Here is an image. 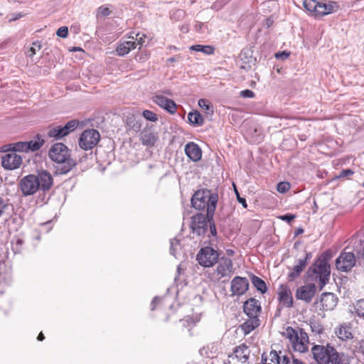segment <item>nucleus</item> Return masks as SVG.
<instances>
[{
    "instance_id": "obj_1",
    "label": "nucleus",
    "mask_w": 364,
    "mask_h": 364,
    "mask_svg": "<svg viewBox=\"0 0 364 364\" xmlns=\"http://www.w3.org/2000/svg\"><path fill=\"white\" fill-rule=\"evenodd\" d=\"M53 185V178L47 170H38L34 173L23 176L19 181L18 188L23 196H33L38 191L46 193Z\"/></svg>"
},
{
    "instance_id": "obj_2",
    "label": "nucleus",
    "mask_w": 364,
    "mask_h": 364,
    "mask_svg": "<svg viewBox=\"0 0 364 364\" xmlns=\"http://www.w3.org/2000/svg\"><path fill=\"white\" fill-rule=\"evenodd\" d=\"M311 354L317 364H349L348 356L344 353L338 352L330 344L314 345Z\"/></svg>"
},
{
    "instance_id": "obj_3",
    "label": "nucleus",
    "mask_w": 364,
    "mask_h": 364,
    "mask_svg": "<svg viewBox=\"0 0 364 364\" xmlns=\"http://www.w3.org/2000/svg\"><path fill=\"white\" fill-rule=\"evenodd\" d=\"M331 257L330 252H324L308 269L309 279L318 283L320 289H322L329 280L331 269L328 261Z\"/></svg>"
},
{
    "instance_id": "obj_4",
    "label": "nucleus",
    "mask_w": 364,
    "mask_h": 364,
    "mask_svg": "<svg viewBox=\"0 0 364 364\" xmlns=\"http://www.w3.org/2000/svg\"><path fill=\"white\" fill-rule=\"evenodd\" d=\"M218 200V196L210 190L202 189L196 191L191 198L193 207L198 210L206 208L207 216H213Z\"/></svg>"
},
{
    "instance_id": "obj_5",
    "label": "nucleus",
    "mask_w": 364,
    "mask_h": 364,
    "mask_svg": "<svg viewBox=\"0 0 364 364\" xmlns=\"http://www.w3.org/2000/svg\"><path fill=\"white\" fill-rule=\"evenodd\" d=\"M49 157L52 161L63 164V173H68L76 165L75 160L70 158L68 148L63 143H56L51 146Z\"/></svg>"
},
{
    "instance_id": "obj_6",
    "label": "nucleus",
    "mask_w": 364,
    "mask_h": 364,
    "mask_svg": "<svg viewBox=\"0 0 364 364\" xmlns=\"http://www.w3.org/2000/svg\"><path fill=\"white\" fill-rule=\"evenodd\" d=\"M303 5L309 14L315 18H320L332 14L336 11L338 7L336 2L323 3L316 0H304Z\"/></svg>"
},
{
    "instance_id": "obj_7",
    "label": "nucleus",
    "mask_w": 364,
    "mask_h": 364,
    "mask_svg": "<svg viewBox=\"0 0 364 364\" xmlns=\"http://www.w3.org/2000/svg\"><path fill=\"white\" fill-rule=\"evenodd\" d=\"M100 134L98 131L94 129L85 130L79 139L80 147L85 151L91 150L99 142Z\"/></svg>"
},
{
    "instance_id": "obj_8",
    "label": "nucleus",
    "mask_w": 364,
    "mask_h": 364,
    "mask_svg": "<svg viewBox=\"0 0 364 364\" xmlns=\"http://www.w3.org/2000/svg\"><path fill=\"white\" fill-rule=\"evenodd\" d=\"M218 253L210 247L201 248L197 255L198 263L205 267H213L218 260Z\"/></svg>"
},
{
    "instance_id": "obj_9",
    "label": "nucleus",
    "mask_w": 364,
    "mask_h": 364,
    "mask_svg": "<svg viewBox=\"0 0 364 364\" xmlns=\"http://www.w3.org/2000/svg\"><path fill=\"white\" fill-rule=\"evenodd\" d=\"M356 259L352 252H342L336 260V267L341 272H348L355 264Z\"/></svg>"
},
{
    "instance_id": "obj_10",
    "label": "nucleus",
    "mask_w": 364,
    "mask_h": 364,
    "mask_svg": "<svg viewBox=\"0 0 364 364\" xmlns=\"http://www.w3.org/2000/svg\"><path fill=\"white\" fill-rule=\"evenodd\" d=\"M22 164V157L13 151H6L1 157V165L7 170H14Z\"/></svg>"
},
{
    "instance_id": "obj_11",
    "label": "nucleus",
    "mask_w": 364,
    "mask_h": 364,
    "mask_svg": "<svg viewBox=\"0 0 364 364\" xmlns=\"http://www.w3.org/2000/svg\"><path fill=\"white\" fill-rule=\"evenodd\" d=\"M338 298L330 292L323 293L318 301L316 303L317 307L323 311H332L337 305Z\"/></svg>"
},
{
    "instance_id": "obj_12",
    "label": "nucleus",
    "mask_w": 364,
    "mask_h": 364,
    "mask_svg": "<svg viewBox=\"0 0 364 364\" xmlns=\"http://www.w3.org/2000/svg\"><path fill=\"white\" fill-rule=\"evenodd\" d=\"M316 292L315 284L311 283L299 287L296 291V298L306 303L311 301Z\"/></svg>"
},
{
    "instance_id": "obj_13",
    "label": "nucleus",
    "mask_w": 364,
    "mask_h": 364,
    "mask_svg": "<svg viewBox=\"0 0 364 364\" xmlns=\"http://www.w3.org/2000/svg\"><path fill=\"white\" fill-rule=\"evenodd\" d=\"M249 282L247 278L235 277L232 279L230 284V291L232 296H242L248 289Z\"/></svg>"
},
{
    "instance_id": "obj_14",
    "label": "nucleus",
    "mask_w": 364,
    "mask_h": 364,
    "mask_svg": "<svg viewBox=\"0 0 364 364\" xmlns=\"http://www.w3.org/2000/svg\"><path fill=\"white\" fill-rule=\"evenodd\" d=\"M136 48L134 35L124 36L118 43L116 51L119 55L124 56Z\"/></svg>"
},
{
    "instance_id": "obj_15",
    "label": "nucleus",
    "mask_w": 364,
    "mask_h": 364,
    "mask_svg": "<svg viewBox=\"0 0 364 364\" xmlns=\"http://www.w3.org/2000/svg\"><path fill=\"white\" fill-rule=\"evenodd\" d=\"M233 271L232 262L230 258L222 257L217 266L216 274L218 279L229 277Z\"/></svg>"
},
{
    "instance_id": "obj_16",
    "label": "nucleus",
    "mask_w": 364,
    "mask_h": 364,
    "mask_svg": "<svg viewBox=\"0 0 364 364\" xmlns=\"http://www.w3.org/2000/svg\"><path fill=\"white\" fill-rule=\"evenodd\" d=\"M152 100L160 107L171 114H174L176 112V103L172 100H170L161 94H155L152 97Z\"/></svg>"
},
{
    "instance_id": "obj_17",
    "label": "nucleus",
    "mask_w": 364,
    "mask_h": 364,
    "mask_svg": "<svg viewBox=\"0 0 364 364\" xmlns=\"http://www.w3.org/2000/svg\"><path fill=\"white\" fill-rule=\"evenodd\" d=\"M191 228L194 234L201 235L205 233L207 227L206 217L203 214H197L192 217Z\"/></svg>"
},
{
    "instance_id": "obj_18",
    "label": "nucleus",
    "mask_w": 364,
    "mask_h": 364,
    "mask_svg": "<svg viewBox=\"0 0 364 364\" xmlns=\"http://www.w3.org/2000/svg\"><path fill=\"white\" fill-rule=\"evenodd\" d=\"M335 335L343 341H348L353 338L352 326L348 323L338 325L334 328Z\"/></svg>"
},
{
    "instance_id": "obj_19",
    "label": "nucleus",
    "mask_w": 364,
    "mask_h": 364,
    "mask_svg": "<svg viewBox=\"0 0 364 364\" xmlns=\"http://www.w3.org/2000/svg\"><path fill=\"white\" fill-rule=\"evenodd\" d=\"M243 309L247 316L258 317L261 311L260 303L258 300L251 298L245 302Z\"/></svg>"
},
{
    "instance_id": "obj_20",
    "label": "nucleus",
    "mask_w": 364,
    "mask_h": 364,
    "mask_svg": "<svg viewBox=\"0 0 364 364\" xmlns=\"http://www.w3.org/2000/svg\"><path fill=\"white\" fill-rule=\"evenodd\" d=\"M279 300L281 304L287 307H291L293 298L290 289L287 285H281L278 289Z\"/></svg>"
},
{
    "instance_id": "obj_21",
    "label": "nucleus",
    "mask_w": 364,
    "mask_h": 364,
    "mask_svg": "<svg viewBox=\"0 0 364 364\" xmlns=\"http://www.w3.org/2000/svg\"><path fill=\"white\" fill-rule=\"evenodd\" d=\"M185 152L186 156L195 162L200 161L202 156L201 149L194 142H188L185 146Z\"/></svg>"
},
{
    "instance_id": "obj_22",
    "label": "nucleus",
    "mask_w": 364,
    "mask_h": 364,
    "mask_svg": "<svg viewBox=\"0 0 364 364\" xmlns=\"http://www.w3.org/2000/svg\"><path fill=\"white\" fill-rule=\"evenodd\" d=\"M309 336L303 330H300L298 339L294 341L292 346L296 351L304 353L308 350Z\"/></svg>"
},
{
    "instance_id": "obj_23",
    "label": "nucleus",
    "mask_w": 364,
    "mask_h": 364,
    "mask_svg": "<svg viewBox=\"0 0 364 364\" xmlns=\"http://www.w3.org/2000/svg\"><path fill=\"white\" fill-rule=\"evenodd\" d=\"M140 140L143 145L153 146L158 140V136L151 130L144 129L140 134Z\"/></svg>"
},
{
    "instance_id": "obj_24",
    "label": "nucleus",
    "mask_w": 364,
    "mask_h": 364,
    "mask_svg": "<svg viewBox=\"0 0 364 364\" xmlns=\"http://www.w3.org/2000/svg\"><path fill=\"white\" fill-rule=\"evenodd\" d=\"M311 257V253H306L303 259H300L298 263L294 267L292 272L289 274V277L293 280L297 277L306 266L307 261Z\"/></svg>"
},
{
    "instance_id": "obj_25",
    "label": "nucleus",
    "mask_w": 364,
    "mask_h": 364,
    "mask_svg": "<svg viewBox=\"0 0 364 364\" xmlns=\"http://www.w3.org/2000/svg\"><path fill=\"white\" fill-rule=\"evenodd\" d=\"M250 355V350L247 348V346L245 344L240 345L237 346L235 351H234V355H230L229 358H235L239 362L244 363H245Z\"/></svg>"
},
{
    "instance_id": "obj_26",
    "label": "nucleus",
    "mask_w": 364,
    "mask_h": 364,
    "mask_svg": "<svg viewBox=\"0 0 364 364\" xmlns=\"http://www.w3.org/2000/svg\"><path fill=\"white\" fill-rule=\"evenodd\" d=\"M9 151H13L14 152L17 151H28V145L27 142H17L16 144H7L1 146L0 148L1 152H6Z\"/></svg>"
},
{
    "instance_id": "obj_27",
    "label": "nucleus",
    "mask_w": 364,
    "mask_h": 364,
    "mask_svg": "<svg viewBox=\"0 0 364 364\" xmlns=\"http://www.w3.org/2000/svg\"><path fill=\"white\" fill-rule=\"evenodd\" d=\"M218 350V346L217 343H212L207 346L201 348L199 350V353L202 356L206 358H214L216 356Z\"/></svg>"
},
{
    "instance_id": "obj_28",
    "label": "nucleus",
    "mask_w": 364,
    "mask_h": 364,
    "mask_svg": "<svg viewBox=\"0 0 364 364\" xmlns=\"http://www.w3.org/2000/svg\"><path fill=\"white\" fill-rule=\"evenodd\" d=\"M249 318L242 324L241 328L245 334L252 331L255 328L259 326V320L257 316H248Z\"/></svg>"
},
{
    "instance_id": "obj_29",
    "label": "nucleus",
    "mask_w": 364,
    "mask_h": 364,
    "mask_svg": "<svg viewBox=\"0 0 364 364\" xmlns=\"http://www.w3.org/2000/svg\"><path fill=\"white\" fill-rule=\"evenodd\" d=\"M282 358L283 355H279L277 351L272 350L267 356L264 357V355H262V361L264 364H282Z\"/></svg>"
},
{
    "instance_id": "obj_30",
    "label": "nucleus",
    "mask_w": 364,
    "mask_h": 364,
    "mask_svg": "<svg viewBox=\"0 0 364 364\" xmlns=\"http://www.w3.org/2000/svg\"><path fill=\"white\" fill-rule=\"evenodd\" d=\"M188 119L191 124L196 126L203 124L204 120L202 115L198 111L191 112L188 114Z\"/></svg>"
},
{
    "instance_id": "obj_31",
    "label": "nucleus",
    "mask_w": 364,
    "mask_h": 364,
    "mask_svg": "<svg viewBox=\"0 0 364 364\" xmlns=\"http://www.w3.org/2000/svg\"><path fill=\"white\" fill-rule=\"evenodd\" d=\"M191 50L201 52L205 55H211L214 53V48L211 46L193 45L190 47Z\"/></svg>"
},
{
    "instance_id": "obj_32",
    "label": "nucleus",
    "mask_w": 364,
    "mask_h": 364,
    "mask_svg": "<svg viewBox=\"0 0 364 364\" xmlns=\"http://www.w3.org/2000/svg\"><path fill=\"white\" fill-rule=\"evenodd\" d=\"M48 136L50 138H55V139H60L64 137L62 127L55 126L49 127Z\"/></svg>"
},
{
    "instance_id": "obj_33",
    "label": "nucleus",
    "mask_w": 364,
    "mask_h": 364,
    "mask_svg": "<svg viewBox=\"0 0 364 364\" xmlns=\"http://www.w3.org/2000/svg\"><path fill=\"white\" fill-rule=\"evenodd\" d=\"M44 142L45 141L43 139L37 136L35 139L27 142L28 151L31 150L33 151L40 149L43 145Z\"/></svg>"
},
{
    "instance_id": "obj_34",
    "label": "nucleus",
    "mask_w": 364,
    "mask_h": 364,
    "mask_svg": "<svg viewBox=\"0 0 364 364\" xmlns=\"http://www.w3.org/2000/svg\"><path fill=\"white\" fill-rule=\"evenodd\" d=\"M353 309L350 310L353 314L364 318V299H360L353 305Z\"/></svg>"
},
{
    "instance_id": "obj_35",
    "label": "nucleus",
    "mask_w": 364,
    "mask_h": 364,
    "mask_svg": "<svg viewBox=\"0 0 364 364\" xmlns=\"http://www.w3.org/2000/svg\"><path fill=\"white\" fill-rule=\"evenodd\" d=\"M198 106L205 112L207 115L211 116L213 114V107L211 105V103L205 100V99H200L198 102Z\"/></svg>"
},
{
    "instance_id": "obj_36",
    "label": "nucleus",
    "mask_w": 364,
    "mask_h": 364,
    "mask_svg": "<svg viewBox=\"0 0 364 364\" xmlns=\"http://www.w3.org/2000/svg\"><path fill=\"white\" fill-rule=\"evenodd\" d=\"M252 283L254 287L260 292L264 293L267 291V286L265 282L257 276H252Z\"/></svg>"
},
{
    "instance_id": "obj_37",
    "label": "nucleus",
    "mask_w": 364,
    "mask_h": 364,
    "mask_svg": "<svg viewBox=\"0 0 364 364\" xmlns=\"http://www.w3.org/2000/svg\"><path fill=\"white\" fill-rule=\"evenodd\" d=\"M78 121L73 119L68 121L65 125L62 127L64 136L73 132L78 126Z\"/></svg>"
},
{
    "instance_id": "obj_38",
    "label": "nucleus",
    "mask_w": 364,
    "mask_h": 364,
    "mask_svg": "<svg viewBox=\"0 0 364 364\" xmlns=\"http://www.w3.org/2000/svg\"><path fill=\"white\" fill-rule=\"evenodd\" d=\"M181 244L178 240L177 239H172L171 240V247H170V252L171 254L174 256L175 257H177L178 254L181 251Z\"/></svg>"
},
{
    "instance_id": "obj_39",
    "label": "nucleus",
    "mask_w": 364,
    "mask_h": 364,
    "mask_svg": "<svg viewBox=\"0 0 364 364\" xmlns=\"http://www.w3.org/2000/svg\"><path fill=\"white\" fill-rule=\"evenodd\" d=\"M284 334L286 337L289 339L291 343H293L294 341H296L299 336V333H298V332L291 327H288L286 329Z\"/></svg>"
},
{
    "instance_id": "obj_40",
    "label": "nucleus",
    "mask_w": 364,
    "mask_h": 364,
    "mask_svg": "<svg viewBox=\"0 0 364 364\" xmlns=\"http://www.w3.org/2000/svg\"><path fill=\"white\" fill-rule=\"evenodd\" d=\"M310 328L315 334H321L323 331L322 325L316 321H310Z\"/></svg>"
},
{
    "instance_id": "obj_41",
    "label": "nucleus",
    "mask_w": 364,
    "mask_h": 364,
    "mask_svg": "<svg viewBox=\"0 0 364 364\" xmlns=\"http://www.w3.org/2000/svg\"><path fill=\"white\" fill-rule=\"evenodd\" d=\"M131 35H134V39L136 42V46H142L145 43L146 35L140 33H135L134 32L131 33Z\"/></svg>"
},
{
    "instance_id": "obj_42",
    "label": "nucleus",
    "mask_w": 364,
    "mask_h": 364,
    "mask_svg": "<svg viewBox=\"0 0 364 364\" xmlns=\"http://www.w3.org/2000/svg\"><path fill=\"white\" fill-rule=\"evenodd\" d=\"M41 49V45L39 42H34L33 43V46L31 47L26 54L29 58H32L34 55H36V52Z\"/></svg>"
},
{
    "instance_id": "obj_43",
    "label": "nucleus",
    "mask_w": 364,
    "mask_h": 364,
    "mask_svg": "<svg viewBox=\"0 0 364 364\" xmlns=\"http://www.w3.org/2000/svg\"><path fill=\"white\" fill-rule=\"evenodd\" d=\"M110 14L109 9L107 6H102L99 7L97 10V17H105Z\"/></svg>"
},
{
    "instance_id": "obj_44",
    "label": "nucleus",
    "mask_w": 364,
    "mask_h": 364,
    "mask_svg": "<svg viewBox=\"0 0 364 364\" xmlns=\"http://www.w3.org/2000/svg\"><path fill=\"white\" fill-rule=\"evenodd\" d=\"M143 116L145 119L151 122H156L158 119L157 115L150 110H144L143 112Z\"/></svg>"
},
{
    "instance_id": "obj_45",
    "label": "nucleus",
    "mask_w": 364,
    "mask_h": 364,
    "mask_svg": "<svg viewBox=\"0 0 364 364\" xmlns=\"http://www.w3.org/2000/svg\"><path fill=\"white\" fill-rule=\"evenodd\" d=\"M290 188V183L288 182H280L277 185V191L279 193H286Z\"/></svg>"
},
{
    "instance_id": "obj_46",
    "label": "nucleus",
    "mask_w": 364,
    "mask_h": 364,
    "mask_svg": "<svg viewBox=\"0 0 364 364\" xmlns=\"http://www.w3.org/2000/svg\"><path fill=\"white\" fill-rule=\"evenodd\" d=\"M282 364H305L301 360L297 358H293L291 361H290L289 358L287 356H283Z\"/></svg>"
},
{
    "instance_id": "obj_47",
    "label": "nucleus",
    "mask_w": 364,
    "mask_h": 364,
    "mask_svg": "<svg viewBox=\"0 0 364 364\" xmlns=\"http://www.w3.org/2000/svg\"><path fill=\"white\" fill-rule=\"evenodd\" d=\"M58 36L60 38H66L68 34V28L66 26H62L59 28L56 32Z\"/></svg>"
},
{
    "instance_id": "obj_48",
    "label": "nucleus",
    "mask_w": 364,
    "mask_h": 364,
    "mask_svg": "<svg viewBox=\"0 0 364 364\" xmlns=\"http://www.w3.org/2000/svg\"><path fill=\"white\" fill-rule=\"evenodd\" d=\"M9 208L8 203L0 198V217L2 216Z\"/></svg>"
},
{
    "instance_id": "obj_49",
    "label": "nucleus",
    "mask_w": 364,
    "mask_h": 364,
    "mask_svg": "<svg viewBox=\"0 0 364 364\" xmlns=\"http://www.w3.org/2000/svg\"><path fill=\"white\" fill-rule=\"evenodd\" d=\"M240 96L247 98H253L255 93L250 90H245L240 92Z\"/></svg>"
},
{
    "instance_id": "obj_50",
    "label": "nucleus",
    "mask_w": 364,
    "mask_h": 364,
    "mask_svg": "<svg viewBox=\"0 0 364 364\" xmlns=\"http://www.w3.org/2000/svg\"><path fill=\"white\" fill-rule=\"evenodd\" d=\"M289 53L287 51L279 52L275 54V58L279 60H286L289 56Z\"/></svg>"
},
{
    "instance_id": "obj_51",
    "label": "nucleus",
    "mask_w": 364,
    "mask_h": 364,
    "mask_svg": "<svg viewBox=\"0 0 364 364\" xmlns=\"http://www.w3.org/2000/svg\"><path fill=\"white\" fill-rule=\"evenodd\" d=\"M353 174V171L350 169H345V170H343L339 176H338V178H343V177H346V176H351Z\"/></svg>"
},
{
    "instance_id": "obj_52",
    "label": "nucleus",
    "mask_w": 364,
    "mask_h": 364,
    "mask_svg": "<svg viewBox=\"0 0 364 364\" xmlns=\"http://www.w3.org/2000/svg\"><path fill=\"white\" fill-rule=\"evenodd\" d=\"M279 218L282 220L287 221V223H290L295 218V215L291 214H287L280 216Z\"/></svg>"
},
{
    "instance_id": "obj_53",
    "label": "nucleus",
    "mask_w": 364,
    "mask_h": 364,
    "mask_svg": "<svg viewBox=\"0 0 364 364\" xmlns=\"http://www.w3.org/2000/svg\"><path fill=\"white\" fill-rule=\"evenodd\" d=\"M237 200L244 208H247V207L246 200H245V199L244 198H242L240 196H237Z\"/></svg>"
},
{
    "instance_id": "obj_54",
    "label": "nucleus",
    "mask_w": 364,
    "mask_h": 364,
    "mask_svg": "<svg viewBox=\"0 0 364 364\" xmlns=\"http://www.w3.org/2000/svg\"><path fill=\"white\" fill-rule=\"evenodd\" d=\"M210 230L212 234V235L215 236L217 234L216 228L214 223L210 224Z\"/></svg>"
},
{
    "instance_id": "obj_55",
    "label": "nucleus",
    "mask_w": 364,
    "mask_h": 364,
    "mask_svg": "<svg viewBox=\"0 0 364 364\" xmlns=\"http://www.w3.org/2000/svg\"><path fill=\"white\" fill-rule=\"evenodd\" d=\"M160 301H161V299L157 296L154 298V299L151 301V306H152L151 310L154 309L156 304H158Z\"/></svg>"
},
{
    "instance_id": "obj_56",
    "label": "nucleus",
    "mask_w": 364,
    "mask_h": 364,
    "mask_svg": "<svg viewBox=\"0 0 364 364\" xmlns=\"http://www.w3.org/2000/svg\"><path fill=\"white\" fill-rule=\"evenodd\" d=\"M44 336L43 334V333H40L38 336V341H43L44 339Z\"/></svg>"
},
{
    "instance_id": "obj_57",
    "label": "nucleus",
    "mask_w": 364,
    "mask_h": 364,
    "mask_svg": "<svg viewBox=\"0 0 364 364\" xmlns=\"http://www.w3.org/2000/svg\"><path fill=\"white\" fill-rule=\"evenodd\" d=\"M71 51H77V50H82V49L80 47H74L73 48L72 50H70Z\"/></svg>"
},
{
    "instance_id": "obj_58",
    "label": "nucleus",
    "mask_w": 364,
    "mask_h": 364,
    "mask_svg": "<svg viewBox=\"0 0 364 364\" xmlns=\"http://www.w3.org/2000/svg\"><path fill=\"white\" fill-rule=\"evenodd\" d=\"M21 16H22L21 14H18V16H16V17L14 18H13V20H16V19L21 18ZM11 21H12V19Z\"/></svg>"
},
{
    "instance_id": "obj_59",
    "label": "nucleus",
    "mask_w": 364,
    "mask_h": 364,
    "mask_svg": "<svg viewBox=\"0 0 364 364\" xmlns=\"http://www.w3.org/2000/svg\"><path fill=\"white\" fill-rule=\"evenodd\" d=\"M303 232V230L302 229H298L297 231H296V235L299 234V233H301Z\"/></svg>"
},
{
    "instance_id": "obj_60",
    "label": "nucleus",
    "mask_w": 364,
    "mask_h": 364,
    "mask_svg": "<svg viewBox=\"0 0 364 364\" xmlns=\"http://www.w3.org/2000/svg\"><path fill=\"white\" fill-rule=\"evenodd\" d=\"M230 361L229 359L224 360V364H230Z\"/></svg>"
},
{
    "instance_id": "obj_61",
    "label": "nucleus",
    "mask_w": 364,
    "mask_h": 364,
    "mask_svg": "<svg viewBox=\"0 0 364 364\" xmlns=\"http://www.w3.org/2000/svg\"><path fill=\"white\" fill-rule=\"evenodd\" d=\"M168 61L169 62H174L175 61V59L173 58H171L168 60Z\"/></svg>"
},
{
    "instance_id": "obj_62",
    "label": "nucleus",
    "mask_w": 364,
    "mask_h": 364,
    "mask_svg": "<svg viewBox=\"0 0 364 364\" xmlns=\"http://www.w3.org/2000/svg\"><path fill=\"white\" fill-rule=\"evenodd\" d=\"M235 193H236L237 197L238 196H240V195H239L238 191H237L236 189H235Z\"/></svg>"
},
{
    "instance_id": "obj_63",
    "label": "nucleus",
    "mask_w": 364,
    "mask_h": 364,
    "mask_svg": "<svg viewBox=\"0 0 364 364\" xmlns=\"http://www.w3.org/2000/svg\"><path fill=\"white\" fill-rule=\"evenodd\" d=\"M180 269H181L180 267H178V268H177V271H178V272H180Z\"/></svg>"
},
{
    "instance_id": "obj_64",
    "label": "nucleus",
    "mask_w": 364,
    "mask_h": 364,
    "mask_svg": "<svg viewBox=\"0 0 364 364\" xmlns=\"http://www.w3.org/2000/svg\"><path fill=\"white\" fill-rule=\"evenodd\" d=\"M166 93L169 95L170 92L169 91H166Z\"/></svg>"
}]
</instances>
